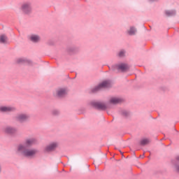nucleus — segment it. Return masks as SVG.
<instances>
[{"instance_id":"nucleus-1","label":"nucleus","mask_w":179,"mask_h":179,"mask_svg":"<svg viewBox=\"0 0 179 179\" xmlns=\"http://www.w3.org/2000/svg\"><path fill=\"white\" fill-rule=\"evenodd\" d=\"M36 143H37V138H27L24 144H20L17 146V155L24 156V157H34V156L38 153V150L29 149V148H31V146L36 145Z\"/></svg>"},{"instance_id":"nucleus-2","label":"nucleus","mask_w":179,"mask_h":179,"mask_svg":"<svg viewBox=\"0 0 179 179\" xmlns=\"http://www.w3.org/2000/svg\"><path fill=\"white\" fill-rule=\"evenodd\" d=\"M129 65L126 63H119L115 64L109 68L110 71L113 72H115V71H118V72H128L129 71Z\"/></svg>"},{"instance_id":"nucleus-3","label":"nucleus","mask_w":179,"mask_h":179,"mask_svg":"<svg viewBox=\"0 0 179 179\" xmlns=\"http://www.w3.org/2000/svg\"><path fill=\"white\" fill-rule=\"evenodd\" d=\"M106 87H111V82L110 80L103 81L99 85L95 86L91 90V93H97L101 89H106Z\"/></svg>"},{"instance_id":"nucleus-4","label":"nucleus","mask_w":179,"mask_h":179,"mask_svg":"<svg viewBox=\"0 0 179 179\" xmlns=\"http://www.w3.org/2000/svg\"><path fill=\"white\" fill-rule=\"evenodd\" d=\"M90 104L94 108L100 111H105L107 108V105L104 102L92 101L90 102Z\"/></svg>"},{"instance_id":"nucleus-5","label":"nucleus","mask_w":179,"mask_h":179,"mask_svg":"<svg viewBox=\"0 0 179 179\" xmlns=\"http://www.w3.org/2000/svg\"><path fill=\"white\" fill-rule=\"evenodd\" d=\"M21 10H22L24 15H30L32 10L31 3L29 2L23 3L21 6Z\"/></svg>"},{"instance_id":"nucleus-6","label":"nucleus","mask_w":179,"mask_h":179,"mask_svg":"<svg viewBox=\"0 0 179 179\" xmlns=\"http://www.w3.org/2000/svg\"><path fill=\"white\" fill-rule=\"evenodd\" d=\"M29 116L26 113H19L15 116V120L20 124H23V122H26L29 120Z\"/></svg>"},{"instance_id":"nucleus-7","label":"nucleus","mask_w":179,"mask_h":179,"mask_svg":"<svg viewBox=\"0 0 179 179\" xmlns=\"http://www.w3.org/2000/svg\"><path fill=\"white\" fill-rule=\"evenodd\" d=\"M16 108L14 106H0V113H15Z\"/></svg>"},{"instance_id":"nucleus-8","label":"nucleus","mask_w":179,"mask_h":179,"mask_svg":"<svg viewBox=\"0 0 179 179\" xmlns=\"http://www.w3.org/2000/svg\"><path fill=\"white\" fill-rule=\"evenodd\" d=\"M4 132L7 135H15L17 132V129L11 126H7L4 128Z\"/></svg>"},{"instance_id":"nucleus-9","label":"nucleus","mask_w":179,"mask_h":179,"mask_svg":"<svg viewBox=\"0 0 179 179\" xmlns=\"http://www.w3.org/2000/svg\"><path fill=\"white\" fill-rule=\"evenodd\" d=\"M66 51L71 55H73L75 54H78L80 51V49L78 46H69L66 48Z\"/></svg>"},{"instance_id":"nucleus-10","label":"nucleus","mask_w":179,"mask_h":179,"mask_svg":"<svg viewBox=\"0 0 179 179\" xmlns=\"http://www.w3.org/2000/svg\"><path fill=\"white\" fill-rule=\"evenodd\" d=\"M58 148V143H51L45 148V152H54Z\"/></svg>"},{"instance_id":"nucleus-11","label":"nucleus","mask_w":179,"mask_h":179,"mask_svg":"<svg viewBox=\"0 0 179 179\" xmlns=\"http://www.w3.org/2000/svg\"><path fill=\"white\" fill-rule=\"evenodd\" d=\"M17 64H24L25 65L32 66L33 62H31V60L22 57V58H18L17 59Z\"/></svg>"},{"instance_id":"nucleus-12","label":"nucleus","mask_w":179,"mask_h":179,"mask_svg":"<svg viewBox=\"0 0 179 179\" xmlns=\"http://www.w3.org/2000/svg\"><path fill=\"white\" fill-rule=\"evenodd\" d=\"M29 39L32 43H40L41 38H40V36L38 35L32 34L29 36Z\"/></svg>"},{"instance_id":"nucleus-13","label":"nucleus","mask_w":179,"mask_h":179,"mask_svg":"<svg viewBox=\"0 0 179 179\" xmlns=\"http://www.w3.org/2000/svg\"><path fill=\"white\" fill-rule=\"evenodd\" d=\"M66 96V90L64 88H59L57 90V96L59 99Z\"/></svg>"},{"instance_id":"nucleus-14","label":"nucleus","mask_w":179,"mask_h":179,"mask_svg":"<svg viewBox=\"0 0 179 179\" xmlns=\"http://www.w3.org/2000/svg\"><path fill=\"white\" fill-rule=\"evenodd\" d=\"M150 143V140L149 138H142L139 141L140 146H146V145H149Z\"/></svg>"},{"instance_id":"nucleus-15","label":"nucleus","mask_w":179,"mask_h":179,"mask_svg":"<svg viewBox=\"0 0 179 179\" xmlns=\"http://www.w3.org/2000/svg\"><path fill=\"white\" fill-rule=\"evenodd\" d=\"M8 43V36L5 34L0 36V43L6 44Z\"/></svg>"},{"instance_id":"nucleus-16","label":"nucleus","mask_w":179,"mask_h":179,"mask_svg":"<svg viewBox=\"0 0 179 179\" xmlns=\"http://www.w3.org/2000/svg\"><path fill=\"white\" fill-rule=\"evenodd\" d=\"M122 101V99H120V98H112L110 100V103L111 104H120V103H121Z\"/></svg>"},{"instance_id":"nucleus-17","label":"nucleus","mask_w":179,"mask_h":179,"mask_svg":"<svg viewBox=\"0 0 179 179\" xmlns=\"http://www.w3.org/2000/svg\"><path fill=\"white\" fill-rule=\"evenodd\" d=\"M175 166L176 171L179 173V155L176 157V160L173 162Z\"/></svg>"},{"instance_id":"nucleus-18","label":"nucleus","mask_w":179,"mask_h":179,"mask_svg":"<svg viewBox=\"0 0 179 179\" xmlns=\"http://www.w3.org/2000/svg\"><path fill=\"white\" fill-rule=\"evenodd\" d=\"M165 15L170 17L171 16H176V10H165Z\"/></svg>"},{"instance_id":"nucleus-19","label":"nucleus","mask_w":179,"mask_h":179,"mask_svg":"<svg viewBox=\"0 0 179 179\" xmlns=\"http://www.w3.org/2000/svg\"><path fill=\"white\" fill-rule=\"evenodd\" d=\"M129 36H135L136 34V29L134 27H131L128 31Z\"/></svg>"},{"instance_id":"nucleus-20","label":"nucleus","mask_w":179,"mask_h":179,"mask_svg":"<svg viewBox=\"0 0 179 179\" xmlns=\"http://www.w3.org/2000/svg\"><path fill=\"white\" fill-rule=\"evenodd\" d=\"M51 114H52V115H53V117H58V115H59V114H61V112L58 109H53L51 111Z\"/></svg>"},{"instance_id":"nucleus-21","label":"nucleus","mask_w":179,"mask_h":179,"mask_svg":"<svg viewBox=\"0 0 179 179\" xmlns=\"http://www.w3.org/2000/svg\"><path fill=\"white\" fill-rule=\"evenodd\" d=\"M121 115L123 117H129V112L128 110H121Z\"/></svg>"},{"instance_id":"nucleus-22","label":"nucleus","mask_w":179,"mask_h":179,"mask_svg":"<svg viewBox=\"0 0 179 179\" xmlns=\"http://www.w3.org/2000/svg\"><path fill=\"white\" fill-rule=\"evenodd\" d=\"M118 56L120 57H125V50H122L119 52Z\"/></svg>"},{"instance_id":"nucleus-23","label":"nucleus","mask_w":179,"mask_h":179,"mask_svg":"<svg viewBox=\"0 0 179 179\" xmlns=\"http://www.w3.org/2000/svg\"><path fill=\"white\" fill-rule=\"evenodd\" d=\"M143 156H145V155H141V156H140V157L143 158Z\"/></svg>"},{"instance_id":"nucleus-24","label":"nucleus","mask_w":179,"mask_h":179,"mask_svg":"<svg viewBox=\"0 0 179 179\" xmlns=\"http://www.w3.org/2000/svg\"><path fill=\"white\" fill-rule=\"evenodd\" d=\"M150 1H151L152 2H153L154 1H156V0H150Z\"/></svg>"},{"instance_id":"nucleus-25","label":"nucleus","mask_w":179,"mask_h":179,"mask_svg":"<svg viewBox=\"0 0 179 179\" xmlns=\"http://www.w3.org/2000/svg\"><path fill=\"white\" fill-rule=\"evenodd\" d=\"M0 173H1V166H0Z\"/></svg>"},{"instance_id":"nucleus-26","label":"nucleus","mask_w":179,"mask_h":179,"mask_svg":"<svg viewBox=\"0 0 179 179\" xmlns=\"http://www.w3.org/2000/svg\"><path fill=\"white\" fill-rule=\"evenodd\" d=\"M120 153L122 155V152H120Z\"/></svg>"}]
</instances>
